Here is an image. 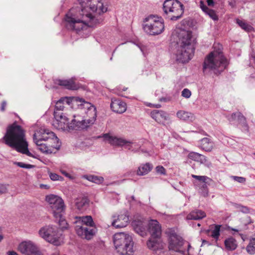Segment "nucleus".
Segmentation results:
<instances>
[{"instance_id":"f257e3e1","label":"nucleus","mask_w":255,"mask_h":255,"mask_svg":"<svg viewBox=\"0 0 255 255\" xmlns=\"http://www.w3.org/2000/svg\"><path fill=\"white\" fill-rule=\"evenodd\" d=\"M96 2V4L90 5L89 8L95 12L94 15L88 12L85 7L81 8L79 15L75 13V9H70L65 16L66 27L80 34H89L91 27L96 26L103 20L102 17H99L96 15L100 16L107 11V7L105 6L101 0H97Z\"/></svg>"},{"instance_id":"f03ea898","label":"nucleus","mask_w":255,"mask_h":255,"mask_svg":"<svg viewBox=\"0 0 255 255\" xmlns=\"http://www.w3.org/2000/svg\"><path fill=\"white\" fill-rule=\"evenodd\" d=\"M2 140L5 144L17 151L30 157H34L28 150L25 130L16 122L7 127Z\"/></svg>"},{"instance_id":"7ed1b4c3","label":"nucleus","mask_w":255,"mask_h":255,"mask_svg":"<svg viewBox=\"0 0 255 255\" xmlns=\"http://www.w3.org/2000/svg\"><path fill=\"white\" fill-rule=\"evenodd\" d=\"M194 41L191 31L182 30L179 33L175 52L177 61L186 63L191 59L195 50Z\"/></svg>"},{"instance_id":"20e7f679","label":"nucleus","mask_w":255,"mask_h":255,"mask_svg":"<svg viewBox=\"0 0 255 255\" xmlns=\"http://www.w3.org/2000/svg\"><path fill=\"white\" fill-rule=\"evenodd\" d=\"M228 61L220 50H214L210 52L205 58L203 72L204 74L214 73L219 75L227 67Z\"/></svg>"},{"instance_id":"39448f33","label":"nucleus","mask_w":255,"mask_h":255,"mask_svg":"<svg viewBox=\"0 0 255 255\" xmlns=\"http://www.w3.org/2000/svg\"><path fill=\"white\" fill-rule=\"evenodd\" d=\"M75 231L82 238L90 240L96 233L97 229L91 216L76 217Z\"/></svg>"},{"instance_id":"423d86ee","label":"nucleus","mask_w":255,"mask_h":255,"mask_svg":"<svg viewBox=\"0 0 255 255\" xmlns=\"http://www.w3.org/2000/svg\"><path fill=\"white\" fill-rule=\"evenodd\" d=\"M114 244L116 250L120 255H132L134 252L132 237L128 234L123 232L115 234Z\"/></svg>"},{"instance_id":"0eeeda50","label":"nucleus","mask_w":255,"mask_h":255,"mask_svg":"<svg viewBox=\"0 0 255 255\" xmlns=\"http://www.w3.org/2000/svg\"><path fill=\"white\" fill-rule=\"evenodd\" d=\"M163 10L168 18L177 20L184 13V6L178 0H165L163 4Z\"/></svg>"},{"instance_id":"6e6552de","label":"nucleus","mask_w":255,"mask_h":255,"mask_svg":"<svg viewBox=\"0 0 255 255\" xmlns=\"http://www.w3.org/2000/svg\"><path fill=\"white\" fill-rule=\"evenodd\" d=\"M143 24V28L145 32L152 35H158L162 33L164 29V22L161 17L150 15L146 17Z\"/></svg>"},{"instance_id":"1a4fd4ad","label":"nucleus","mask_w":255,"mask_h":255,"mask_svg":"<svg viewBox=\"0 0 255 255\" xmlns=\"http://www.w3.org/2000/svg\"><path fill=\"white\" fill-rule=\"evenodd\" d=\"M71 102L77 103H80L78 106L80 108L84 109L85 113V115L83 117V118L89 126L94 124L97 118L96 107L91 103L85 101L84 99L78 97H72Z\"/></svg>"},{"instance_id":"9d476101","label":"nucleus","mask_w":255,"mask_h":255,"mask_svg":"<svg viewBox=\"0 0 255 255\" xmlns=\"http://www.w3.org/2000/svg\"><path fill=\"white\" fill-rule=\"evenodd\" d=\"M168 248L182 255H189V251L191 248L190 244L185 241L181 237L176 234H171L168 239Z\"/></svg>"},{"instance_id":"9b49d317","label":"nucleus","mask_w":255,"mask_h":255,"mask_svg":"<svg viewBox=\"0 0 255 255\" xmlns=\"http://www.w3.org/2000/svg\"><path fill=\"white\" fill-rule=\"evenodd\" d=\"M39 234L45 241L55 246H59L62 242L61 231L55 226H45L40 229Z\"/></svg>"},{"instance_id":"f8f14e48","label":"nucleus","mask_w":255,"mask_h":255,"mask_svg":"<svg viewBox=\"0 0 255 255\" xmlns=\"http://www.w3.org/2000/svg\"><path fill=\"white\" fill-rule=\"evenodd\" d=\"M53 217H60L65 214V206L63 199L58 196L51 194L46 196Z\"/></svg>"},{"instance_id":"ddd939ff","label":"nucleus","mask_w":255,"mask_h":255,"mask_svg":"<svg viewBox=\"0 0 255 255\" xmlns=\"http://www.w3.org/2000/svg\"><path fill=\"white\" fill-rule=\"evenodd\" d=\"M192 177L195 180L193 184L195 189L198 190L199 193L203 197H207L209 194V185L212 180L206 176H199L194 174L191 175Z\"/></svg>"},{"instance_id":"4468645a","label":"nucleus","mask_w":255,"mask_h":255,"mask_svg":"<svg viewBox=\"0 0 255 255\" xmlns=\"http://www.w3.org/2000/svg\"><path fill=\"white\" fill-rule=\"evenodd\" d=\"M37 140L40 142L42 141H48V143L54 144L53 148L58 149L61 143L55 134L52 131H49L48 129H41L39 132H37Z\"/></svg>"},{"instance_id":"2eb2a0df","label":"nucleus","mask_w":255,"mask_h":255,"mask_svg":"<svg viewBox=\"0 0 255 255\" xmlns=\"http://www.w3.org/2000/svg\"><path fill=\"white\" fill-rule=\"evenodd\" d=\"M104 140L108 141L111 145L119 146H125V147L128 150H131L133 143L131 141L127 140L123 138H119L116 136L111 135L109 133L104 134L103 135Z\"/></svg>"},{"instance_id":"dca6fc26","label":"nucleus","mask_w":255,"mask_h":255,"mask_svg":"<svg viewBox=\"0 0 255 255\" xmlns=\"http://www.w3.org/2000/svg\"><path fill=\"white\" fill-rule=\"evenodd\" d=\"M55 121L53 125L58 129L65 130L69 129V119L62 112H54Z\"/></svg>"},{"instance_id":"f3484780","label":"nucleus","mask_w":255,"mask_h":255,"mask_svg":"<svg viewBox=\"0 0 255 255\" xmlns=\"http://www.w3.org/2000/svg\"><path fill=\"white\" fill-rule=\"evenodd\" d=\"M18 251L26 255H40L37 247L31 242H23L18 247Z\"/></svg>"},{"instance_id":"a211bd4d","label":"nucleus","mask_w":255,"mask_h":255,"mask_svg":"<svg viewBox=\"0 0 255 255\" xmlns=\"http://www.w3.org/2000/svg\"><path fill=\"white\" fill-rule=\"evenodd\" d=\"M148 248L154 253L160 255L163 249V244L160 237L150 238L147 242Z\"/></svg>"},{"instance_id":"6ab92c4d","label":"nucleus","mask_w":255,"mask_h":255,"mask_svg":"<svg viewBox=\"0 0 255 255\" xmlns=\"http://www.w3.org/2000/svg\"><path fill=\"white\" fill-rule=\"evenodd\" d=\"M230 122H233L236 120H238L239 124H241L245 131H249V127L247 123L246 118L240 112L232 113L230 116L227 117Z\"/></svg>"},{"instance_id":"aec40b11","label":"nucleus","mask_w":255,"mask_h":255,"mask_svg":"<svg viewBox=\"0 0 255 255\" xmlns=\"http://www.w3.org/2000/svg\"><path fill=\"white\" fill-rule=\"evenodd\" d=\"M74 119L69 125V130H79L85 129L88 127L89 125L87 123L86 121L83 118L81 120L79 119V116H74Z\"/></svg>"},{"instance_id":"412c9836","label":"nucleus","mask_w":255,"mask_h":255,"mask_svg":"<svg viewBox=\"0 0 255 255\" xmlns=\"http://www.w3.org/2000/svg\"><path fill=\"white\" fill-rule=\"evenodd\" d=\"M148 230L151 237H160L161 234V227L159 222L156 220H151L148 223Z\"/></svg>"},{"instance_id":"4be33fe9","label":"nucleus","mask_w":255,"mask_h":255,"mask_svg":"<svg viewBox=\"0 0 255 255\" xmlns=\"http://www.w3.org/2000/svg\"><path fill=\"white\" fill-rule=\"evenodd\" d=\"M112 110L118 114H123L127 110V104L119 99L112 98L111 103Z\"/></svg>"},{"instance_id":"5701e85b","label":"nucleus","mask_w":255,"mask_h":255,"mask_svg":"<svg viewBox=\"0 0 255 255\" xmlns=\"http://www.w3.org/2000/svg\"><path fill=\"white\" fill-rule=\"evenodd\" d=\"M113 220L112 225L116 228H121L126 227L129 222L128 216L126 214H121L118 217L113 216Z\"/></svg>"},{"instance_id":"b1692460","label":"nucleus","mask_w":255,"mask_h":255,"mask_svg":"<svg viewBox=\"0 0 255 255\" xmlns=\"http://www.w3.org/2000/svg\"><path fill=\"white\" fill-rule=\"evenodd\" d=\"M147 222L144 219H135L132 222V226L134 231L141 236L146 234Z\"/></svg>"},{"instance_id":"393cba45","label":"nucleus","mask_w":255,"mask_h":255,"mask_svg":"<svg viewBox=\"0 0 255 255\" xmlns=\"http://www.w3.org/2000/svg\"><path fill=\"white\" fill-rule=\"evenodd\" d=\"M150 116L156 122L163 125L169 119V115L162 110H153L150 113Z\"/></svg>"},{"instance_id":"a878e982","label":"nucleus","mask_w":255,"mask_h":255,"mask_svg":"<svg viewBox=\"0 0 255 255\" xmlns=\"http://www.w3.org/2000/svg\"><path fill=\"white\" fill-rule=\"evenodd\" d=\"M37 133H34L33 136V139L34 142L36 143V144L38 146V149L42 152L46 153H51L53 151L51 148H53V146L52 145H54V144L51 143H43L41 142H40L39 140H37Z\"/></svg>"},{"instance_id":"bb28decb","label":"nucleus","mask_w":255,"mask_h":255,"mask_svg":"<svg viewBox=\"0 0 255 255\" xmlns=\"http://www.w3.org/2000/svg\"><path fill=\"white\" fill-rule=\"evenodd\" d=\"M74 204L79 211L82 212L86 209L88 204V200L85 197L79 196L75 199Z\"/></svg>"},{"instance_id":"cd10ccee","label":"nucleus","mask_w":255,"mask_h":255,"mask_svg":"<svg viewBox=\"0 0 255 255\" xmlns=\"http://www.w3.org/2000/svg\"><path fill=\"white\" fill-rule=\"evenodd\" d=\"M55 84L63 86L66 89L69 90H75L77 89V86L73 79L69 80L56 79L55 80Z\"/></svg>"},{"instance_id":"c85d7f7f","label":"nucleus","mask_w":255,"mask_h":255,"mask_svg":"<svg viewBox=\"0 0 255 255\" xmlns=\"http://www.w3.org/2000/svg\"><path fill=\"white\" fill-rule=\"evenodd\" d=\"M206 216V214L205 212L200 210L196 209L192 211L187 215L186 219L199 220L205 218Z\"/></svg>"},{"instance_id":"c756f323","label":"nucleus","mask_w":255,"mask_h":255,"mask_svg":"<svg viewBox=\"0 0 255 255\" xmlns=\"http://www.w3.org/2000/svg\"><path fill=\"white\" fill-rule=\"evenodd\" d=\"M176 116L180 120L187 122H191L194 119L193 114L183 110L178 111L176 113Z\"/></svg>"},{"instance_id":"7c9ffc66","label":"nucleus","mask_w":255,"mask_h":255,"mask_svg":"<svg viewBox=\"0 0 255 255\" xmlns=\"http://www.w3.org/2000/svg\"><path fill=\"white\" fill-rule=\"evenodd\" d=\"M200 147L206 151H211L214 146L213 142L209 138L204 137L200 141Z\"/></svg>"},{"instance_id":"2f4dec72","label":"nucleus","mask_w":255,"mask_h":255,"mask_svg":"<svg viewBox=\"0 0 255 255\" xmlns=\"http://www.w3.org/2000/svg\"><path fill=\"white\" fill-rule=\"evenodd\" d=\"M200 7L201 8L202 11L206 14H208L212 19L214 20L218 19V16L216 15L215 12L213 9L209 8L204 3L203 0L200 1Z\"/></svg>"},{"instance_id":"473e14b6","label":"nucleus","mask_w":255,"mask_h":255,"mask_svg":"<svg viewBox=\"0 0 255 255\" xmlns=\"http://www.w3.org/2000/svg\"><path fill=\"white\" fill-rule=\"evenodd\" d=\"M188 157L190 159L200 162L201 163H205L207 161L205 156L195 152H190L188 154Z\"/></svg>"},{"instance_id":"72a5a7b5","label":"nucleus","mask_w":255,"mask_h":255,"mask_svg":"<svg viewBox=\"0 0 255 255\" xmlns=\"http://www.w3.org/2000/svg\"><path fill=\"white\" fill-rule=\"evenodd\" d=\"M226 249L229 251H234L237 248V241L233 237H230L224 242Z\"/></svg>"},{"instance_id":"f704fd0d","label":"nucleus","mask_w":255,"mask_h":255,"mask_svg":"<svg viewBox=\"0 0 255 255\" xmlns=\"http://www.w3.org/2000/svg\"><path fill=\"white\" fill-rule=\"evenodd\" d=\"M152 168V164L149 163H146L142 164L138 167L137 171V174L138 175H143L147 174Z\"/></svg>"},{"instance_id":"c9c22d12","label":"nucleus","mask_w":255,"mask_h":255,"mask_svg":"<svg viewBox=\"0 0 255 255\" xmlns=\"http://www.w3.org/2000/svg\"><path fill=\"white\" fill-rule=\"evenodd\" d=\"M63 215L64 214H62L60 217H54L56 221L58 222L59 228L61 230L67 229L68 227V224Z\"/></svg>"},{"instance_id":"e433bc0d","label":"nucleus","mask_w":255,"mask_h":255,"mask_svg":"<svg viewBox=\"0 0 255 255\" xmlns=\"http://www.w3.org/2000/svg\"><path fill=\"white\" fill-rule=\"evenodd\" d=\"M213 226H214V228L213 229L211 230V236L215 240H218L220 235V229L221 227V225H213Z\"/></svg>"},{"instance_id":"4c0bfd02","label":"nucleus","mask_w":255,"mask_h":255,"mask_svg":"<svg viewBox=\"0 0 255 255\" xmlns=\"http://www.w3.org/2000/svg\"><path fill=\"white\" fill-rule=\"evenodd\" d=\"M237 23L243 29L247 31H250L253 29V27L250 25H249L244 21L237 19Z\"/></svg>"},{"instance_id":"58836bf2","label":"nucleus","mask_w":255,"mask_h":255,"mask_svg":"<svg viewBox=\"0 0 255 255\" xmlns=\"http://www.w3.org/2000/svg\"><path fill=\"white\" fill-rule=\"evenodd\" d=\"M89 181L92 182L100 184L103 182L104 178L102 177H99L95 175H89L87 176L86 178Z\"/></svg>"},{"instance_id":"ea45409f","label":"nucleus","mask_w":255,"mask_h":255,"mask_svg":"<svg viewBox=\"0 0 255 255\" xmlns=\"http://www.w3.org/2000/svg\"><path fill=\"white\" fill-rule=\"evenodd\" d=\"M64 108V106L63 102L61 100H59L56 103L54 112H62V111L63 110Z\"/></svg>"},{"instance_id":"a19ab883","label":"nucleus","mask_w":255,"mask_h":255,"mask_svg":"<svg viewBox=\"0 0 255 255\" xmlns=\"http://www.w3.org/2000/svg\"><path fill=\"white\" fill-rule=\"evenodd\" d=\"M234 207L235 208L239 209V211H240L241 212H242L243 213H248L250 211L249 209L246 206H244L241 204H236V203L234 204Z\"/></svg>"},{"instance_id":"79ce46f5","label":"nucleus","mask_w":255,"mask_h":255,"mask_svg":"<svg viewBox=\"0 0 255 255\" xmlns=\"http://www.w3.org/2000/svg\"><path fill=\"white\" fill-rule=\"evenodd\" d=\"M15 165H16L17 166L23 168H26V169H30L34 167V165L29 164H26L24 162H15L14 163Z\"/></svg>"},{"instance_id":"37998d69","label":"nucleus","mask_w":255,"mask_h":255,"mask_svg":"<svg viewBox=\"0 0 255 255\" xmlns=\"http://www.w3.org/2000/svg\"><path fill=\"white\" fill-rule=\"evenodd\" d=\"M49 176L50 179L53 181L61 180L63 179V178L61 176L54 173H50L49 174Z\"/></svg>"},{"instance_id":"c03bdc74","label":"nucleus","mask_w":255,"mask_h":255,"mask_svg":"<svg viewBox=\"0 0 255 255\" xmlns=\"http://www.w3.org/2000/svg\"><path fill=\"white\" fill-rule=\"evenodd\" d=\"M181 95L185 98H189L191 95V92L189 89L185 88L182 91Z\"/></svg>"},{"instance_id":"a18cd8bd","label":"nucleus","mask_w":255,"mask_h":255,"mask_svg":"<svg viewBox=\"0 0 255 255\" xmlns=\"http://www.w3.org/2000/svg\"><path fill=\"white\" fill-rule=\"evenodd\" d=\"M232 178L236 181L241 183H245L246 179L245 177H239V176H233Z\"/></svg>"},{"instance_id":"49530a36","label":"nucleus","mask_w":255,"mask_h":255,"mask_svg":"<svg viewBox=\"0 0 255 255\" xmlns=\"http://www.w3.org/2000/svg\"><path fill=\"white\" fill-rule=\"evenodd\" d=\"M247 251L250 254H254L255 253V247L254 245L249 244L246 248Z\"/></svg>"},{"instance_id":"de8ad7c7","label":"nucleus","mask_w":255,"mask_h":255,"mask_svg":"<svg viewBox=\"0 0 255 255\" xmlns=\"http://www.w3.org/2000/svg\"><path fill=\"white\" fill-rule=\"evenodd\" d=\"M156 171L158 173L162 175L166 174L165 169L162 166H157L156 167Z\"/></svg>"},{"instance_id":"09e8293b","label":"nucleus","mask_w":255,"mask_h":255,"mask_svg":"<svg viewBox=\"0 0 255 255\" xmlns=\"http://www.w3.org/2000/svg\"><path fill=\"white\" fill-rule=\"evenodd\" d=\"M7 192V189L5 185L0 184V195L6 193Z\"/></svg>"},{"instance_id":"8fccbe9b","label":"nucleus","mask_w":255,"mask_h":255,"mask_svg":"<svg viewBox=\"0 0 255 255\" xmlns=\"http://www.w3.org/2000/svg\"><path fill=\"white\" fill-rule=\"evenodd\" d=\"M60 171H61V173L62 174L64 175L66 177H68L69 178H71V175L68 173H67L66 171H65L64 170L61 169V170H60Z\"/></svg>"},{"instance_id":"3c124183","label":"nucleus","mask_w":255,"mask_h":255,"mask_svg":"<svg viewBox=\"0 0 255 255\" xmlns=\"http://www.w3.org/2000/svg\"><path fill=\"white\" fill-rule=\"evenodd\" d=\"M208 5L209 6H213L215 2L214 0H207Z\"/></svg>"},{"instance_id":"603ef678","label":"nucleus","mask_w":255,"mask_h":255,"mask_svg":"<svg viewBox=\"0 0 255 255\" xmlns=\"http://www.w3.org/2000/svg\"><path fill=\"white\" fill-rule=\"evenodd\" d=\"M230 5H231L232 7H234L236 5V0H230L229 1Z\"/></svg>"},{"instance_id":"864d4df0","label":"nucleus","mask_w":255,"mask_h":255,"mask_svg":"<svg viewBox=\"0 0 255 255\" xmlns=\"http://www.w3.org/2000/svg\"><path fill=\"white\" fill-rule=\"evenodd\" d=\"M6 105V103L5 101H3L1 104V110L2 111H4L5 110V107Z\"/></svg>"},{"instance_id":"5fc2aeb1","label":"nucleus","mask_w":255,"mask_h":255,"mask_svg":"<svg viewBox=\"0 0 255 255\" xmlns=\"http://www.w3.org/2000/svg\"><path fill=\"white\" fill-rule=\"evenodd\" d=\"M249 244L253 245H255V237H253L250 239Z\"/></svg>"},{"instance_id":"6e6d98bb","label":"nucleus","mask_w":255,"mask_h":255,"mask_svg":"<svg viewBox=\"0 0 255 255\" xmlns=\"http://www.w3.org/2000/svg\"><path fill=\"white\" fill-rule=\"evenodd\" d=\"M254 222L250 217H248L246 221V224L253 223Z\"/></svg>"},{"instance_id":"4d7b16f0","label":"nucleus","mask_w":255,"mask_h":255,"mask_svg":"<svg viewBox=\"0 0 255 255\" xmlns=\"http://www.w3.org/2000/svg\"><path fill=\"white\" fill-rule=\"evenodd\" d=\"M8 255H19L14 251H10L8 252Z\"/></svg>"},{"instance_id":"13d9d810","label":"nucleus","mask_w":255,"mask_h":255,"mask_svg":"<svg viewBox=\"0 0 255 255\" xmlns=\"http://www.w3.org/2000/svg\"><path fill=\"white\" fill-rule=\"evenodd\" d=\"M79 1L80 2V3L81 5V7H83V6H84V4L83 3H84V1L83 0H79Z\"/></svg>"},{"instance_id":"bf43d9fd","label":"nucleus","mask_w":255,"mask_h":255,"mask_svg":"<svg viewBox=\"0 0 255 255\" xmlns=\"http://www.w3.org/2000/svg\"><path fill=\"white\" fill-rule=\"evenodd\" d=\"M40 187H43V188H45V189H47V188H48V185H44V184H41V185H40Z\"/></svg>"},{"instance_id":"052dcab7","label":"nucleus","mask_w":255,"mask_h":255,"mask_svg":"<svg viewBox=\"0 0 255 255\" xmlns=\"http://www.w3.org/2000/svg\"><path fill=\"white\" fill-rule=\"evenodd\" d=\"M153 107H154V106ZM160 107H161V105H159V104L156 105L155 106V107H156V108H160Z\"/></svg>"},{"instance_id":"680f3d73","label":"nucleus","mask_w":255,"mask_h":255,"mask_svg":"<svg viewBox=\"0 0 255 255\" xmlns=\"http://www.w3.org/2000/svg\"><path fill=\"white\" fill-rule=\"evenodd\" d=\"M3 238V236L2 235H0V242L2 241Z\"/></svg>"},{"instance_id":"e2e57ef3","label":"nucleus","mask_w":255,"mask_h":255,"mask_svg":"<svg viewBox=\"0 0 255 255\" xmlns=\"http://www.w3.org/2000/svg\"><path fill=\"white\" fill-rule=\"evenodd\" d=\"M232 231H236V232H238V231H239V230H238L236 229H234V228H232Z\"/></svg>"},{"instance_id":"0e129e2a","label":"nucleus","mask_w":255,"mask_h":255,"mask_svg":"<svg viewBox=\"0 0 255 255\" xmlns=\"http://www.w3.org/2000/svg\"><path fill=\"white\" fill-rule=\"evenodd\" d=\"M160 101H165V99L164 98H162V99H160Z\"/></svg>"},{"instance_id":"69168bd1","label":"nucleus","mask_w":255,"mask_h":255,"mask_svg":"<svg viewBox=\"0 0 255 255\" xmlns=\"http://www.w3.org/2000/svg\"><path fill=\"white\" fill-rule=\"evenodd\" d=\"M201 226V224L200 223L197 224V226L200 227Z\"/></svg>"},{"instance_id":"338daca9","label":"nucleus","mask_w":255,"mask_h":255,"mask_svg":"<svg viewBox=\"0 0 255 255\" xmlns=\"http://www.w3.org/2000/svg\"><path fill=\"white\" fill-rule=\"evenodd\" d=\"M152 105L151 104H150L149 105H148V106H149V107H152Z\"/></svg>"},{"instance_id":"774afa93","label":"nucleus","mask_w":255,"mask_h":255,"mask_svg":"<svg viewBox=\"0 0 255 255\" xmlns=\"http://www.w3.org/2000/svg\"><path fill=\"white\" fill-rule=\"evenodd\" d=\"M52 255H59V254H53Z\"/></svg>"}]
</instances>
